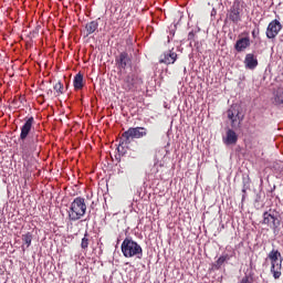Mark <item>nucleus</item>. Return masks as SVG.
<instances>
[{
  "label": "nucleus",
  "mask_w": 283,
  "mask_h": 283,
  "mask_svg": "<svg viewBox=\"0 0 283 283\" xmlns=\"http://www.w3.org/2000/svg\"><path fill=\"white\" fill-rule=\"evenodd\" d=\"M177 60L178 53L168 51L160 55L159 63H164V65H174Z\"/></svg>",
  "instance_id": "nucleus-11"
},
{
  "label": "nucleus",
  "mask_w": 283,
  "mask_h": 283,
  "mask_svg": "<svg viewBox=\"0 0 283 283\" xmlns=\"http://www.w3.org/2000/svg\"><path fill=\"white\" fill-rule=\"evenodd\" d=\"M248 48H251V38L249 35L239 38L234 44V50L237 52H244Z\"/></svg>",
  "instance_id": "nucleus-12"
},
{
  "label": "nucleus",
  "mask_w": 283,
  "mask_h": 283,
  "mask_svg": "<svg viewBox=\"0 0 283 283\" xmlns=\"http://www.w3.org/2000/svg\"><path fill=\"white\" fill-rule=\"evenodd\" d=\"M258 34H260V29H258L256 31L255 30L252 31L253 39H255Z\"/></svg>",
  "instance_id": "nucleus-24"
},
{
  "label": "nucleus",
  "mask_w": 283,
  "mask_h": 283,
  "mask_svg": "<svg viewBox=\"0 0 283 283\" xmlns=\"http://www.w3.org/2000/svg\"><path fill=\"white\" fill-rule=\"evenodd\" d=\"M247 70H255L258 67V57L253 53H248L244 59Z\"/></svg>",
  "instance_id": "nucleus-13"
},
{
  "label": "nucleus",
  "mask_w": 283,
  "mask_h": 283,
  "mask_svg": "<svg viewBox=\"0 0 283 283\" xmlns=\"http://www.w3.org/2000/svg\"><path fill=\"white\" fill-rule=\"evenodd\" d=\"M143 85V77L138 76L136 73H128L122 78V87L125 92H134Z\"/></svg>",
  "instance_id": "nucleus-6"
},
{
  "label": "nucleus",
  "mask_w": 283,
  "mask_h": 283,
  "mask_svg": "<svg viewBox=\"0 0 283 283\" xmlns=\"http://www.w3.org/2000/svg\"><path fill=\"white\" fill-rule=\"evenodd\" d=\"M124 258H137L143 260V247L132 238H126L120 245Z\"/></svg>",
  "instance_id": "nucleus-2"
},
{
  "label": "nucleus",
  "mask_w": 283,
  "mask_h": 283,
  "mask_svg": "<svg viewBox=\"0 0 283 283\" xmlns=\"http://www.w3.org/2000/svg\"><path fill=\"white\" fill-rule=\"evenodd\" d=\"M86 211L87 205L85 203V198L76 197L71 203L69 210V220H71V222H76V220H81V218L85 216Z\"/></svg>",
  "instance_id": "nucleus-4"
},
{
  "label": "nucleus",
  "mask_w": 283,
  "mask_h": 283,
  "mask_svg": "<svg viewBox=\"0 0 283 283\" xmlns=\"http://www.w3.org/2000/svg\"><path fill=\"white\" fill-rule=\"evenodd\" d=\"M227 116L231 123V127H238L244 120V116H240V107L238 105H232L227 111Z\"/></svg>",
  "instance_id": "nucleus-8"
},
{
  "label": "nucleus",
  "mask_w": 283,
  "mask_h": 283,
  "mask_svg": "<svg viewBox=\"0 0 283 283\" xmlns=\"http://www.w3.org/2000/svg\"><path fill=\"white\" fill-rule=\"evenodd\" d=\"M32 125H34V117L31 116L21 127L20 140H22V143L20 144V149L22 160H30V158H32V154L36 150V142H34V139L25 140L30 132H32Z\"/></svg>",
  "instance_id": "nucleus-1"
},
{
  "label": "nucleus",
  "mask_w": 283,
  "mask_h": 283,
  "mask_svg": "<svg viewBox=\"0 0 283 283\" xmlns=\"http://www.w3.org/2000/svg\"><path fill=\"white\" fill-rule=\"evenodd\" d=\"M115 64L117 70H127V67H132V55H129V53L126 51L120 52L115 57Z\"/></svg>",
  "instance_id": "nucleus-9"
},
{
  "label": "nucleus",
  "mask_w": 283,
  "mask_h": 283,
  "mask_svg": "<svg viewBox=\"0 0 283 283\" xmlns=\"http://www.w3.org/2000/svg\"><path fill=\"white\" fill-rule=\"evenodd\" d=\"M229 260V254H226V255H221L217 261L216 263L213 264L214 269L217 271H220V269L222 268V264H224V262Z\"/></svg>",
  "instance_id": "nucleus-19"
},
{
  "label": "nucleus",
  "mask_w": 283,
  "mask_h": 283,
  "mask_svg": "<svg viewBox=\"0 0 283 283\" xmlns=\"http://www.w3.org/2000/svg\"><path fill=\"white\" fill-rule=\"evenodd\" d=\"M281 31L282 23H280L279 20H273L269 23L265 34L269 39H275V36H277Z\"/></svg>",
  "instance_id": "nucleus-10"
},
{
  "label": "nucleus",
  "mask_w": 283,
  "mask_h": 283,
  "mask_svg": "<svg viewBox=\"0 0 283 283\" xmlns=\"http://www.w3.org/2000/svg\"><path fill=\"white\" fill-rule=\"evenodd\" d=\"M242 192H243V193H247V189H243Z\"/></svg>",
  "instance_id": "nucleus-25"
},
{
  "label": "nucleus",
  "mask_w": 283,
  "mask_h": 283,
  "mask_svg": "<svg viewBox=\"0 0 283 283\" xmlns=\"http://www.w3.org/2000/svg\"><path fill=\"white\" fill-rule=\"evenodd\" d=\"M83 75L81 73H77L74 76L73 86L75 90H83Z\"/></svg>",
  "instance_id": "nucleus-18"
},
{
  "label": "nucleus",
  "mask_w": 283,
  "mask_h": 283,
  "mask_svg": "<svg viewBox=\"0 0 283 283\" xmlns=\"http://www.w3.org/2000/svg\"><path fill=\"white\" fill-rule=\"evenodd\" d=\"M272 103L273 105H283V87H279L274 91Z\"/></svg>",
  "instance_id": "nucleus-15"
},
{
  "label": "nucleus",
  "mask_w": 283,
  "mask_h": 283,
  "mask_svg": "<svg viewBox=\"0 0 283 283\" xmlns=\"http://www.w3.org/2000/svg\"><path fill=\"white\" fill-rule=\"evenodd\" d=\"M22 241L24 242V244L27 245V249H28L30 247V244H32V233L28 232V233L23 234Z\"/></svg>",
  "instance_id": "nucleus-21"
},
{
  "label": "nucleus",
  "mask_w": 283,
  "mask_h": 283,
  "mask_svg": "<svg viewBox=\"0 0 283 283\" xmlns=\"http://www.w3.org/2000/svg\"><path fill=\"white\" fill-rule=\"evenodd\" d=\"M242 7L240 0H234L228 12L229 21L232 23H240L242 21Z\"/></svg>",
  "instance_id": "nucleus-7"
},
{
  "label": "nucleus",
  "mask_w": 283,
  "mask_h": 283,
  "mask_svg": "<svg viewBox=\"0 0 283 283\" xmlns=\"http://www.w3.org/2000/svg\"><path fill=\"white\" fill-rule=\"evenodd\" d=\"M147 136V128L130 127L122 134L120 145H132V140L145 138Z\"/></svg>",
  "instance_id": "nucleus-5"
},
{
  "label": "nucleus",
  "mask_w": 283,
  "mask_h": 283,
  "mask_svg": "<svg viewBox=\"0 0 283 283\" xmlns=\"http://www.w3.org/2000/svg\"><path fill=\"white\" fill-rule=\"evenodd\" d=\"M86 30V36H90V34H94L98 30V21L93 20L91 22H87L85 25Z\"/></svg>",
  "instance_id": "nucleus-16"
},
{
  "label": "nucleus",
  "mask_w": 283,
  "mask_h": 283,
  "mask_svg": "<svg viewBox=\"0 0 283 283\" xmlns=\"http://www.w3.org/2000/svg\"><path fill=\"white\" fill-rule=\"evenodd\" d=\"M196 39V33L193 31L188 33V41H195Z\"/></svg>",
  "instance_id": "nucleus-23"
},
{
  "label": "nucleus",
  "mask_w": 283,
  "mask_h": 283,
  "mask_svg": "<svg viewBox=\"0 0 283 283\" xmlns=\"http://www.w3.org/2000/svg\"><path fill=\"white\" fill-rule=\"evenodd\" d=\"M90 247V233L85 232L84 238L81 241V249H83V251H87Z\"/></svg>",
  "instance_id": "nucleus-20"
},
{
  "label": "nucleus",
  "mask_w": 283,
  "mask_h": 283,
  "mask_svg": "<svg viewBox=\"0 0 283 283\" xmlns=\"http://www.w3.org/2000/svg\"><path fill=\"white\" fill-rule=\"evenodd\" d=\"M269 261L271 264L270 273H272L274 280H280V277H282L283 262L282 253L280 252V250L272 249L265 259V262Z\"/></svg>",
  "instance_id": "nucleus-3"
},
{
  "label": "nucleus",
  "mask_w": 283,
  "mask_h": 283,
  "mask_svg": "<svg viewBox=\"0 0 283 283\" xmlns=\"http://www.w3.org/2000/svg\"><path fill=\"white\" fill-rule=\"evenodd\" d=\"M276 221L277 217H275V214H271L269 211L263 213V224H268V227L273 224L274 228H277V224L275 223Z\"/></svg>",
  "instance_id": "nucleus-14"
},
{
  "label": "nucleus",
  "mask_w": 283,
  "mask_h": 283,
  "mask_svg": "<svg viewBox=\"0 0 283 283\" xmlns=\"http://www.w3.org/2000/svg\"><path fill=\"white\" fill-rule=\"evenodd\" d=\"M53 90H55L56 96H61V94H63V90H64L63 83H61V82L55 83V85L53 86Z\"/></svg>",
  "instance_id": "nucleus-22"
},
{
  "label": "nucleus",
  "mask_w": 283,
  "mask_h": 283,
  "mask_svg": "<svg viewBox=\"0 0 283 283\" xmlns=\"http://www.w3.org/2000/svg\"><path fill=\"white\" fill-rule=\"evenodd\" d=\"M238 143V134L233 129H228L226 137V145H235Z\"/></svg>",
  "instance_id": "nucleus-17"
}]
</instances>
